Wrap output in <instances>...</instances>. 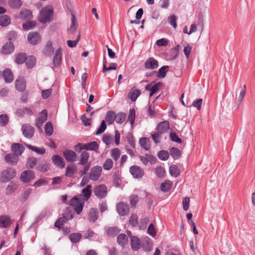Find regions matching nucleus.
I'll list each match as a JSON object with an SVG mask.
<instances>
[{"label":"nucleus","mask_w":255,"mask_h":255,"mask_svg":"<svg viewBox=\"0 0 255 255\" xmlns=\"http://www.w3.org/2000/svg\"><path fill=\"white\" fill-rule=\"evenodd\" d=\"M139 159L144 165H146L148 162L154 164L156 161V158L151 154H146L145 156H140Z\"/></svg>","instance_id":"nucleus-15"},{"label":"nucleus","mask_w":255,"mask_h":255,"mask_svg":"<svg viewBox=\"0 0 255 255\" xmlns=\"http://www.w3.org/2000/svg\"><path fill=\"white\" fill-rule=\"evenodd\" d=\"M120 153L118 148H114L111 151V156L116 161L120 157Z\"/></svg>","instance_id":"nucleus-58"},{"label":"nucleus","mask_w":255,"mask_h":255,"mask_svg":"<svg viewBox=\"0 0 255 255\" xmlns=\"http://www.w3.org/2000/svg\"><path fill=\"white\" fill-rule=\"evenodd\" d=\"M140 94L141 92L139 90H132L129 93L128 97L132 102H135Z\"/></svg>","instance_id":"nucleus-36"},{"label":"nucleus","mask_w":255,"mask_h":255,"mask_svg":"<svg viewBox=\"0 0 255 255\" xmlns=\"http://www.w3.org/2000/svg\"><path fill=\"white\" fill-rule=\"evenodd\" d=\"M8 5L13 8H18L22 5V1L21 0H8Z\"/></svg>","instance_id":"nucleus-42"},{"label":"nucleus","mask_w":255,"mask_h":255,"mask_svg":"<svg viewBox=\"0 0 255 255\" xmlns=\"http://www.w3.org/2000/svg\"><path fill=\"white\" fill-rule=\"evenodd\" d=\"M144 68L146 69H155L158 66V61L152 57L148 58L144 63Z\"/></svg>","instance_id":"nucleus-14"},{"label":"nucleus","mask_w":255,"mask_h":255,"mask_svg":"<svg viewBox=\"0 0 255 255\" xmlns=\"http://www.w3.org/2000/svg\"><path fill=\"white\" fill-rule=\"evenodd\" d=\"M172 186V183L169 181H166L161 183L160 186L161 190L163 192H168Z\"/></svg>","instance_id":"nucleus-54"},{"label":"nucleus","mask_w":255,"mask_h":255,"mask_svg":"<svg viewBox=\"0 0 255 255\" xmlns=\"http://www.w3.org/2000/svg\"><path fill=\"white\" fill-rule=\"evenodd\" d=\"M67 222L66 220L63 218L60 217L58 218L56 221L55 222L54 226L55 227L58 229H61L63 227L64 223Z\"/></svg>","instance_id":"nucleus-61"},{"label":"nucleus","mask_w":255,"mask_h":255,"mask_svg":"<svg viewBox=\"0 0 255 255\" xmlns=\"http://www.w3.org/2000/svg\"><path fill=\"white\" fill-rule=\"evenodd\" d=\"M169 67L168 66H163L161 67L158 70L157 76L159 78H164L168 71Z\"/></svg>","instance_id":"nucleus-44"},{"label":"nucleus","mask_w":255,"mask_h":255,"mask_svg":"<svg viewBox=\"0 0 255 255\" xmlns=\"http://www.w3.org/2000/svg\"><path fill=\"white\" fill-rule=\"evenodd\" d=\"M115 113L113 111H109L107 113L106 121L108 125H111L115 120Z\"/></svg>","instance_id":"nucleus-39"},{"label":"nucleus","mask_w":255,"mask_h":255,"mask_svg":"<svg viewBox=\"0 0 255 255\" xmlns=\"http://www.w3.org/2000/svg\"><path fill=\"white\" fill-rule=\"evenodd\" d=\"M92 186L89 184L86 186V187L82 190V194L78 195V196H81L82 199H84L85 201H87L91 197L92 194L91 189Z\"/></svg>","instance_id":"nucleus-18"},{"label":"nucleus","mask_w":255,"mask_h":255,"mask_svg":"<svg viewBox=\"0 0 255 255\" xmlns=\"http://www.w3.org/2000/svg\"><path fill=\"white\" fill-rule=\"evenodd\" d=\"M36 25V23L33 21H30L26 22L22 25L23 28L25 30H28L33 28Z\"/></svg>","instance_id":"nucleus-60"},{"label":"nucleus","mask_w":255,"mask_h":255,"mask_svg":"<svg viewBox=\"0 0 255 255\" xmlns=\"http://www.w3.org/2000/svg\"><path fill=\"white\" fill-rule=\"evenodd\" d=\"M5 161L10 164H15L18 160V156L16 154L9 153L5 156Z\"/></svg>","instance_id":"nucleus-22"},{"label":"nucleus","mask_w":255,"mask_h":255,"mask_svg":"<svg viewBox=\"0 0 255 255\" xmlns=\"http://www.w3.org/2000/svg\"><path fill=\"white\" fill-rule=\"evenodd\" d=\"M170 153L171 156L174 159H177L181 156V152L180 150L175 147H172L170 150Z\"/></svg>","instance_id":"nucleus-49"},{"label":"nucleus","mask_w":255,"mask_h":255,"mask_svg":"<svg viewBox=\"0 0 255 255\" xmlns=\"http://www.w3.org/2000/svg\"><path fill=\"white\" fill-rule=\"evenodd\" d=\"M127 140L128 143L130 144V145L132 147H135V140L134 138L131 133H128L127 135Z\"/></svg>","instance_id":"nucleus-64"},{"label":"nucleus","mask_w":255,"mask_h":255,"mask_svg":"<svg viewBox=\"0 0 255 255\" xmlns=\"http://www.w3.org/2000/svg\"><path fill=\"white\" fill-rule=\"evenodd\" d=\"M102 168L100 166L96 165L93 167L89 173V178L94 181L98 180L101 176Z\"/></svg>","instance_id":"nucleus-4"},{"label":"nucleus","mask_w":255,"mask_h":255,"mask_svg":"<svg viewBox=\"0 0 255 255\" xmlns=\"http://www.w3.org/2000/svg\"><path fill=\"white\" fill-rule=\"evenodd\" d=\"M15 170L12 168H8L2 172L0 180L2 182H7L13 179L15 176Z\"/></svg>","instance_id":"nucleus-3"},{"label":"nucleus","mask_w":255,"mask_h":255,"mask_svg":"<svg viewBox=\"0 0 255 255\" xmlns=\"http://www.w3.org/2000/svg\"><path fill=\"white\" fill-rule=\"evenodd\" d=\"M63 156L66 160L68 162H74L76 161L77 155L76 152L73 150L66 149L63 151Z\"/></svg>","instance_id":"nucleus-9"},{"label":"nucleus","mask_w":255,"mask_h":255,"mask_svg":"<svg viewBox=\"0 0 255 255\" xmlns=\"http://www.w3.org/2000/svg\"><path fill=\"white\" fill-rule=\"evenodd\" d=\"M62 55V49L60 47L56 50L54 55L53 64L55 67H59L60 65L61 62Z\"/></svg>","instance_id":"nucleus-17"},{"label":"nucleus","mask_w":255,"mask_h":255,"mask_svg":"<svg viewBox=\"0 0 255 255\" xmlns=\"http://www.w3.org/2000/svg\"><path fill=\"white\" fill-rule=\"evenodd\" d=\"M54 51V48L52 46V43L51 41H49L47 42L43 50V54L47 56H51Z\"/></svg>","instance_id":"nucleus-28"},{"label":"nucleus","mask_w":255,"mask_h":255,"mask_svg":"<svg viewBox=\"0 0 255 255\" xmlns=\"http://www.w3.org/2000/svg\"><path fill=\"white\" fill-rule=\"evenodd\" d=\"M139 144L141 146L146 150H148L150 148V142L148 138H141L139 140Z\"/></svg>","instance_id":"nucleus-32"},{"label":"nucleus","mask_w":255,"mask_h":255,"mask_svg":"<svg viewBox=\"0 0 255 255\" xmlns=\"http://www.w3.org/2000/svg\"><path fill=\"white\" fill-rule=\"evenodd\" d=\"M34 177V172L32 170H27L21 173L20 179L23 182L27 183L33 180Z\"/></svg>","instance_id":"nucleus-10"},{"label":"nucleus","mask_w":255,"mask_h":255,"mask_svg":"<svg viewBox=\"0 0 255 255\" xmlns=\"http://www.w3.org/2000/svg\"><path fill=\"white\" fill-rule=\"evenodd\" d=\"M76 171V168L75 165L74 164H70L67 167L65 175L67 177H71L75 173Z\"/></svg>","instance_id":"nucleus-38"},{"label":"nucleus","mask_w":255,"mask_h":255,"mask_svg":"<svg viewBox=\"0 0 255 255\" xmlns=\"http://www.w3.org/2000/svg\"><path fill=\"white\" fill-rule=\"evenodd\" d=\"M99 148V145L96 141L87 143V150L96 151Z\"/></svg>","instance_id":"nucleus-62"},{"label":"nucleus","mask_w":255,"mask_h":255,"mask_svg":"<svg viewBox=\"0 0 255 255\" xmlns=\"http://www.w3.org/2000/svg\"><path fill=\"white\" fill-rule=\"evenodd\" d=\"M16 114L18 117H22L24 115L28 116H32L33 115L32 111L30 109L27 108L18 109L16 112Z\"/></svg>","instance_id":"nucleus-29"},{"label":"nucleus","mask_w":255,"mask_h":255,"mask_svg":"<svg viewBox=\"0 0 255 255\" xmlns=\"http://www.w3.org/2000/svg\"><path fill=\"white\" fill-rule=\"evenodd\" d=\"M130 239L131 249L134 251L138 250L141 247L139 239L135 236H130Z\"/></svg>","instance_id":"nucleus-19"},{"label":"nucleus","mask_w":255,"mask_h":255,"mask_svg":"<svg viewBox=\"0 0 255 255\" xmlns=\"http://www.w3.org/2000/svg\"><path fill=\"white\" fill-rule=\"evenodd\" d=\"M15 88L19 92H23L26 88V82L23 77H19L15 82Z\"/></svg>","instance_id":"nucleus-16"},{"label":"nucleus","mask_w":255,"mask_h":255,"mask_svg":"<svg viewBox=\"0 0 255 255\" xmlns=\"http://www.w3.org/2000/svg\"><path fill=\"white\" fill-rule=\"evenodd\" d=\"M37 160L34 157H29L27 161V166L30 168H33L36 164Z\"/></svg>","instance_id":"nucleus-59"},{"label":"nucleus","mask_w":255,"mask_h":255,"mask_svg":"<svg viewBox=\"0 0 255 255\" xmlns=\"http://www.w3.org/2000/svg\"><path fill=\"white\" fill-rule=\"evenodd\" d=\"M11 148L13 153L16 154L18 156L23 153L24 149L23 146L20 143L12 144Z\"/></svg>","instance_id":"nucleus-24"},{"label":"nucleus","mask_w":255,"mask_h":255,"mask_svg":"<svg viewBox=\"0 0 255 255\" xmlns=\"http://www.w3.org/2000/svg\"><path fill=\"white\" fill-rule=\"evenodd\" d=\"M98 212L96 209L92 208L90 210L89 213L90 221L94 222L98 219Z\"/></svg>","instance_id":"nucleus-41"},{"label":"nucleus","mask_w":255,"mask_h":255,"mask_svg":"<svg viewBox=\"0 0 255 255\" xmlns=\"http://www.w3.org/2000/svg\"><path fill=\"white\" fill-rule=\"evenodd\" d=\"M21 130L23 135L29 139L32 138L35 132L34 128L29 124L22 125Z\"/></svg>","instance_id":"nucleus-7"},{"label":"nucleus","mask_w":255,"mask_h":255,"mask_svg":"<svg viewBox=\"0 0 255 255\" xmlns=\"http://www.w3.org/2000/svg\"><path fill=\"white\" fill-rule=\"evenodd\" d=\"M177 17L174 14L170 15L167 18V21L168 23L171 25L174 29L176 28L177 26Z\"/></svg>","instance_id":"nucleus-47"},{"label":"nucleus","mask_w":255,"mask_h":255,"mask_svg":"<svg viewBox=\"0 0 255 255\" xmlns=\"http://www.w3.org/2000/svg\"><path fill=\"white\" fill-rule=\"evenodd\" d=\"M27 39L28 42L32 44L36 45L41 41V37L38 33L36 32H30L28 35Z\"/></svg>","instance_id":"nucleus-13"},{"label":"nucleus","mask_w":255,"mask_h":255,"mask_svg":"<svg viewBox=\"0 0 255 255\" xmlns=\"http://www.w3.org/2000/svg\"><path fill=\"white\" fill-rule=\"evenodd\" d=\"M47 119V112L44 109L39 114L38 118L36 120V127L39 129H41L43 124L46 122Z\"/></svg>","instance_id":"nucleus-8"},{"label":"nucleus","mask_w":255,"mask_h":255,"mask_svg":"<svg viewBox=\"0 0 255 255\" xmlns=\"http://www.w3.org/2000/svg\"><path fill=\"white\" fill-rule=\"evenodd\" d=\"M113 165L114 162L113 160L111 158H108L104 162L103 167L105 170L108 171L111 170L113 168Z\"/></svg>","instance_id":"nucleus-45"},{"label":"nucleus","mask_w":255,"mask_h":255,"mask_svg":"<svg viewBox=\"0 0 255 255\" xmlns=\"http://www.w3.org/2000/svg\"><path fill=\"white\" fill-rule=\"evenodd\" d=\"M203 100L202 99H197L193 101L191 105H188L187 103L186 107H194L196 108L198 110L201 109V106L202 104Z\"/></svg>","instance_id":"nucleus-52"},{"label":"nucleus","mask_w":255,"mask_h":255,"mask_svg":"<svg viewBox=\"0 0 255 255\" xmlns=\"http://www.w3.org/2000/svg\"><path fill=\"white\" fill-rule=\"evenodd\" d=\"M62 217L68 222L73 218V214L71 211L67 209L63 213Z\"/></svg>","instance_id":"nucleus-56"},{"label":"nucleus","mask_w":255,"mask_h":255,"mask_svg":"<svg viewBox=\"0 0 255 255\" xmlns=\"http://www.w3.org/2000/svg\"><path fill=\"white\" fill-rule=\"evenodd\" d=\"M165 171L162 166H159L155 168V174L158 177L163 178L165 176Z\"/></svg>","instance_id":"nucleus-55"},{"label":"nucleus","mask_w":255,"mask_h":255,"mask_svg":"<svg viewBox=\"0 0 255 255\" xmlns=\"http://www.w3.org/2000/svg\"><path fill=\"white\" fill-rule=\"evenodd\" d=\"M38 170L42 172H46L49 168V164L45 161H41L36 166Z\"/></svg>","instance_id":"nucleus-48"},{"label":"nucleus","mask_w":255,"mask_h":255,"mask_svg":"<svg viewBox=\"0 0 255 255\" xmlns=\"http://www.w3.org/2000/svg\"><path fill=\"white\" fill-rule=\"evenodd\" d=\"M169 128V124L168 121H164L159 123L157 126L156 130L160 133L166 132Z\"/></svg>","instance_id":"nucleus-20"},{"label":"nucleus","mask_w":255,"mask_h":255,"mask_svg":"<svg viewBox=\"0 0 255 255\" xmlns=\"http://www.w3.org/2000/svg\"><path fill=\"white\" fill-rule=\"evenodd\" d=\"M90 158V154L86 151H83L80 155L79 164L80 165H85L88 164V160Z\"/></svg>","instance_id":"nucleus-25"},{"label":"nucleus","mask_w":255,"mask_h":255,"mask_svg":"<svg viewBox=\"0 0 255 255\" xmlns=\"http://www.w3.org/2000/svg\"><path fill=\"white\" fill-rule=\"evenodd\" d=\"M82 198L81 196H76L69 202V204L74 208L77 214H80L82 212L85 202Z\"/></svg>","instance_id":"nucleus-2"},{"label":"nucleus","mask_w":255,"mask_h":255,"mask_svg":"<svg viewBox=\"0 0 255 255\" xmlns=\"http://www.w3.org/2000/svg\"><path fill=\"white\" fill-rule=\"evenodd\" d=\"M8 122V118L6 115L2 114L0 115V126H5Z\"/></svg>","instance_id":"nucleus-63"},{"label":"nucleus","mask_w":255,"mask_h":255,"mask_svg":"<svg viewBox=\"0 0 255 255\" xmlns=\"http://www.w3.org/2000/svg\"><path fill=\"white\" fill-rule=\"evenodd\" d=\"M53 163L60 168H63L65 166V161L63 158L58 155H55L52 158Z\"/></svg>","instance_id":"nucleus-23"},{"label":"nucleus","mask_w":255,"mask_h":255,"mask_svg":"<svg viewBox=\"0 0 255 255\" xmlns=\"http://www.w3.org/2000/svg\"><path fill=\"white\" fill-rule=\"evenodd\" d=\"M11 22V19L7 15H2L0 16V25L6 26L9 24Z\"/></svg>","instance_id":"nucleus-37"},{"label":"nucleus","mask_w":255,"mask_h":255,"mask_svg":"<svg viewBox=\"0 0 255 255\" xmlns=\"http://www.w3.org/2000/svg\"><path fill=\"white\" fill-rule=\"evenodd\" d=\"M135 118V110L134 109H130L128 115V120L131 126H133Z\"/></svg>","instance_id":"nucleus-51"},{"label":"nucleus","mask_w":255,"mask_h":255,"mask_svg":"<svg viewBox=\"0 0 255 255\" xmlns=\"http://www.w3.org/2000/svg\"><path fill=\"white\" fill-rule=\"evenodd\" d=\"M20 17L23 20H30L32 18V12L27 9H22L20 12Z\"/></svg>","instance_id":"nucleus-26"},{"label":"nucleus","mask_w":255,"mask_h":255,"mask_svg":"<svg viewBox=\"0 0 255 255\" xmlns=\"http://www.w3.org/2000/svg\"><path fill=\"white\" fill-rule=\"evenodd\" d=\"M3 77L6 83H9L13 80V74L9 69H6L3 72Z\"/></svg>","instance_id":"nucleus-27"},{"label":"nucleus","mask_w":255,"mask_h":255,"mask_svg":"<svg viewBox=\"0 0 255 255\" xmlns=\"http://www.w3.org/2000/svg\"><path fill=\"white\" fill-rule=\"evenodd\" d=\"M25 62L27 67L31 69L33 67L36 63V58L33 56H29L26 57Z\"/></svg>","instance_id":"nucleus-35"},{"label":"nucleus","mask_w":255,"mask_h":255,"mask_svg":"<svg viewBox=\"0 0 255 255\" xmlns=\"http://www.w3.org/2000/svg\"><path fill=\"white\" fill-rule=\"evenodd\" d=\"M162 85V84L161 82L156 83L152 82L146 86L145 90L150 92L149 96L151 97L159 90Z\"/></svg>","instance_id":"nucleus-11"},{"label":"nucleus","mask_w":255,"mask_h":255,"mask_svg":"<svg viewBox=\"0 0 255 255\" xmlns=\"http://www.w3.org/2000/svg\"><path fill=\"white\" fill-rule=\"evenodd\" d=\"M26 146L39 155H43L46 152L45 148L43 147L39 148L31 144H27Z\"/></svg>","instance_id":"nucleus-34"},{"label":"nucleus","mask_w":255,"mask_h":255,"mask_svg":"<svg viewBox=\"0 0 255 255\" xmlns=\"http://www.w3.org/2000/svg\"><path fill=\"white\" fill-rule=\"evenodd\" d=\"M116 210L118 214L121 216L126 215L129 211L128 205L123 202L119 203L117 205Z\"/></svg>","instance_id":"nucleus-12"},{"label":"nucleus","mask_w":255,"mask_h":255,"mask_svg":"<svg viewBox=\"0 0 255 255\" xmlns=\"http://www.w3.org/2000/svg\"><path fill=\"white\" fill-rule=\"evenodd\" d=\"M53 132V126L50 122H47L45 126V132L47 136H51Z\"/></svg>","instance_id":"nucleus-53"},{"label":"nucleus","mask_w":255,"mask_h":255,"mask_svg":"<svg viewBox=\"0 0 255 255\" xmlns=\"http://www.w3.org/2000/svg\"><path fill=\"white\" fill-rule=\"evenodd\" d=\"M69 238L72 243L76 244L82 238V235L80 233H73L70 235Z\"/></svg>","instance_id":"nucleus-50"},{"label":"nucleus","mask_w":255,"mask_h":255,"mask_svg":"<svg viewBox=\"0 0 255 255\" xmlns=\"http://www.w3.org/2000/svg\"><path fill=\"white\" fill-rule=\"evenodd\" d=\"M94 193L98 198H104L107 195V188L104 184L98 185L95 187Z\"/></svg>","instance_id":"nucleus-5"},{"label":"nucleus","mask_w":255,"mask_h":255,"mask_svg":"<svg viewBox=\"0 0 255 255\" xmlns=\"http://www.w3.org/2000/svg\"><path fill=\"white\" fill-rule=\"evenodd\" d=\"M115 121L118 124H121L123 123L126 119V115L122 112L118 113L115 114Z\"/></svg>","instance_id":"nucleus-40"},{"label":"nucleus","mask_w":255,"mask_h":255,"mask_svg":"<svg viewBox=\"0 0 255 255\" xmlns=\"http://www.w3.org/2000/svg\"><path fill=\"white\" fill-rule=\"evenodd\" d=\"M11 224V220L9 216L2 215L0 216V227L6 228Z\"/></svg>","instance_id":"nucleus-21"},{"label":"nucleus","mask_w":255,"mask_h":255,"mask_svg":"<svg viewBox=\"0 0 255 255\" xmlns=\"http://www.w3.org/2000/svg\"><path fill=\"white\" fill-rule=\"evenodd\" d=\"M26 60V54L23 53H20L16 55L15 61L16 63L21 64L23 63Z\"/></svg>","instance_id":"nucleus-43"},{"label":"nucleus","mask_w":255,"mask_h":255,"mask_svg":"<svg viewBox=\"0 0 255 255\" xmlns=\"http://www.w3.org/2000/svg\"><path fill=\"white\" fill-rule=\"evenodd\" d=\"M170 174L174 177L178 176L180 174V171L176 165H172L169 167Z\"/></svg>","instance_id":"nucleus-46"},{"label":"nucleus","mask_w":255,"mask_h":255,"mask_svg":"<svg viewBox=\"0 0 255 255\" xmlns=\"http://www.w3.org/2000/svg\"><path fill=\"white\" fill-rule=\"evenodd\" d=\"M129 172L134 178H141L144 175V171L137 165H133L129 168Z\"/></svg>","instance_id":"nucleus-6"},{"label":"nucleus","mask_w":255,"mask_h":255,"mask_svg":"<svg viewBox=\"0 0 255 255\" xmlns=\"http://www.w3.org/2000/svg\"><path fill=\"white\" fill-rule=\"evenodd\" d=\"M77 27V22L76 21V18L73 13L71 14V24L70 26L68 31L71 34H73L75 32Z\"/></svg>","instance_id":"nucleus-31"},{"label":"nucleus","mask_w":255,"mask_h":255,"mask_svg":"<svg viewBox=\"0 0 255 255\" xmlns=\"http://www.w3.org/2000/svg\"><path fill=\"white\" fill-rule=\"evenodd\" d=\"M158 157L161 160H166L169 157V154L167 151L161 150L158 152Z\"/></svg>","instance_id":"nucleus-57"},{"label":"nucleus","mask_w":255,"mask_h":255,"mask_svg":"<svg viewBox=\"0 0 255 255\" xmlns=\"http://www.w3.org/2000/svg\"><path fill=\"white\" fill-rule=\"evenodd\" d=\"M118 244L122 247L127 245L128 243V238L125 234H120L117 237Z\"/></svg>","instance_id":"nucleus-33"},{"label":"nucleus","mask_w":255,"mask_h":255,"mask_svg":"<svg viewBox=\"0 0 255 255\" xmlns=\"http://www.w3.org/2000/svg\"><path fill=\"white\" fill-rule=\"evenodd\" d=\"M53 14L52 6L48 5L42 8L39 15V20L42 23H46L50 20Z\"/></svg>","instance_id":"nucleus-1"},{"label":"nucleus","mask_w":255,"mask_h":255,"mask_svg":"<svg viewBox=\"0 0 255 255\" xmlns=\"http://www.w3.org/2000/svg\"><path fill=\"white\" fill-rule=\"evenodd\" d=\"M14 50V46L11 42L6 43L2 47L1 53L8 54L12 53Z\"/></svg>","instance_id":"nucleus-30"}]
</instances>
